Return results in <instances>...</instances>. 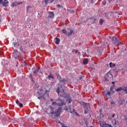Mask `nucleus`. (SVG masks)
Here are the masks:
<instances>
[{
	"mask_svg": "<svg viewBox=\"0 0 127 127\" xmlns=\"http://www.w3.org/2000/svg\"><path fill=\"white\" fill-rule=\"evenodd\" d=\"M89 2L91 4H94V0H89Z\"/></svg>",
	"mask_w": 127,
	"mask_h": 127,
	"instance_id": "34",
	"label": "nucleus"
},
{
	"mask_svg": "<svg viewBox=\"0 0 127 127\" xmlns=\"http://www.w3.org/2000/svg\"><path fill=\"white\" fill-rule=\"evenodd\" d=\"M22 4V2H17L18 5H19V4Z\"/></svg>",
	"mask_w": 127,
	"mask_h": 127,
	"instance_id": "45",
	"label": "nucleus"
},
{
	"mask_svg": "<svg viewBox=\"0 0 127 127\" xmlns=\"http://www.w3.org/2000/svg\"><path fill=\"white\" fill-rule=\"evenodd\" d=\"M56 76L57 79H61V76L60 75V74H58V73H56Z\"/></svg>",
	"mask_w": 127,
	"mask_h": 127,
	"instance_id": "31",
	"label": "nucleus"
},
{
	"mask_svg": "<svg viewBox=\"0 0 127 127\" xmlns=\"http://www.w3.org/2000/svg\"><path fill=\"white\" fill-rule=\"evenodd\" d=\"M49 108L51 110L52 112L49 115H51L52 118H59L61 111L63 109L62 107H59L58 109H56L55 111L54 110L55 108L52 107L51 106H49Z\"/></svg>",
	"mask_w": 127,
	"mask_h": 127,
	"instance_id": "1",
	"label": "nucleus"
},
{
	"mask_svg": "<svg viewBox=\"0 0 127 127\" xmlns=\"http://www.w3.org/2000/svg\"><path fill=\"white\" fill-rule=\"evenodd\" d=\"M30 8H32V6H31V5H29L26 7V10L27 11H28V10H29V9H30Z\"/></svg>",
	"mask_w": 127,
	"mask_h": 127,
	"instance_id": "28",
	"label": "nucleus"
},
{
	"mask_svg": "<svg viewBox=\"0 0 127 127\" xmlns=\"http://www.w3.org/2000/svg\"><path fill=\"white\" fill-rule=\"evenodd\" d=\"M2 53H3V52H2L1 50H0V55H1V54H2Z\"/></svg>",
	"mask_w": 127,
	"mask_h": 127,
	"instance_id": "47",
	"label": "nucleus"
},
{
	"mask_svg": "<svg viewBox=\"0 0 127 127\" xmlns=\"http://www.w3.org/2000/svg\"><path fill=\"white\" fill-rule=\"evenodd\" d=\"M51 102H53L54 100L53 99H50Z\"/></svg>",
	"mask_w": 127,
	"mask_h": 127,
	"instance_id": "53",
	"label": "nucleus"
},
{
	"mask_svg": "<svg viewBox=\"0 0 127 127\" xmlns=\"http://www.w3.org/2000/svg\"><path fill=\"white\" fill-rule=\"evenodd\" d=\"M67 11H68V12H70V13H75V10H74L67 9Z\"/></svg>",
	"mask_w": 127,
	"mask_h": 127,
	"instance_id": "26",
	"label": "nucleus"
},
{
	"mask_svg": "<svg viewBox=\"0 0 127 127\" xmlns=\"http://www.w3.org/2000/svg\"><path fill=\"white\" fill-rule=\"evenodd\" d=\"M103 93H104V96H106V97L108 98V99H111V95H112L111 92L104 91Z\"/></svg>",
	"mask_w": 127,
	"mask_h": 127,
	"instance_id": "6",
	"label": "nucleus"
},
{
	"mask_svg": "<svg viewBox=\"0 0 127 127\" xmlns=\"http://www.w3.org/2000/svg\"><path fill=\"white\" fill-rule=\"evenodd\" d=\"M120 101H121V103H123V104L124 103H125V102H126V100L125 99L120 100Z\"/></svg>",
	"mask_w": 127,
	"mask_h": 127,
	"instance_id": "40",
	"label": "nucleus"
},
{
	"mask_svg": "<svg viewBox=\"0 0 127 127\" xmlns=\"http://www.w3.org/2000/svg\"><path fill=\"white\" fill-rule=\"evenodd\" d=\"M111 39L112 40V42H113L114 44H115L116 46L121 44V41L118 39V38L113 36L112 38H111Z\"/></svg>",
	"mask_w": 127,
	"mask_h": 127,
	"instance_id": "2",
	"label": "nucleus"
},
{
	"mask_svg": "<svg viewBox=\"0 0 127 127\" xmlns=\"http://www.w3.org/2000/svg\"><path fill=\"white\" fill-rule=\"evenodd\" d=\"M20 51H22V52H23V53H24V54H25V52L23 51V49L22 48V46H20Z\"/></svg>",
	"mask_w": 127,
	"mask_h": 127,
	"instance_id": "30",
	"label": "nucleus"
},
{
	"mask_svg": "<svg viewBox=\"0 0 127 127\" xmlns=\"http://www.w3.org/2000/svg\"><path fill=\"white\" fill-rule=\"evenodd\" d=\"M2 5L3 6H4V7H6L7 6V4H6V1H3V2L2 3Z\"/></svg>",
	"mask_w": 127,
	"mask_h": 127,
	"instance_id": "23",
	"label": "nucleus"
},
{
	"mask_svg": "<svg viewBox=\"0 0 127 127\" xmlns=\"http://www.w3.org/2000/svg\"><path fill=\"white\" fill-rule=\"evenodd\" d=\"M13 44L14 45V47H18V46H19V43H18V42H15Z\"/></svg>",
	"mask_w": 127,
	"mask_h": 127,
	"instance_id": "18",
	"label": "nucleus"
},
{
	"mask_svg": "<svg viewBox=\"0 0 127 127\" xmlns=\"http://www.w3.org/2000/svg\"><path fill=\"white\" fill-rule=\"evenodd\" d=\"M41 98H43V97H41V96L38 97V99H39V100H40V99H41Z\"/></svg>",
	"mask_w": 127,
	"mask_h": 127,
	"instance_id": "49",
	"label": "nucleus"
},
{
	"mask_svg": "<svg viewBox=\"0 0 127 127\" xmlns=\"http://www.w3.org/2000/svg\"><path fill=\"white\" fill-rule=\"evenodd\" d=\"M109 2H112V0H108Z\"/></svg>",
	"mask_w": 127,
	"mask_h": 127,
	"instance_id": "59",
	"label": "nucleus"
},
{
	"mask_svg": "<svg viewBox=\"0 0 127 127\" xmlns=\"http://www.w3.org/2000/svg\"><path fill=\"white\" fill-rule=\"evenodd\" d=\"M75 114H76L77 116H79V114H78L77 113H75Z\"/></svg>",
	"mask_w": 127,
	"mask_h": 127,
	"instance_id": "63",
	"label": "nucleus"
},
{
	"mask_svg": "<svg viewBox=\"0 0 127 127\" xmlns=\"http://www.w3.org/2000/svg\"><path fill=\"white\" fill-rule=\"evenodd\" d=\"M115 125H117V121L116 120H115Z\"/></svg>",
	"mask_w": 127,
	"mask_h": 127,
	"instance_id": "58",
	"label": "nucleus"
},
{
	"mask_svg": "<svg viewBox=\"0 0 127 127\" xmlns=\"http://www.w3.org/2000/svg\"><path fill=\"white\" fill-rule=\"evenodd\" d=\"M96 20H97L96 18H94V19L93 20V21L91 22L92 24H94V23H96Z\"/></svg>",
	"mask_w": 127,
	"mask_h": 127,
	"instance_id": "33",
	"label": "nucleus"
},
{
	"mask_svg": "<svg viewBox=\"0 0 127 127\" xmlns=\"http://www.w3.org/2000/svg\"><path fill=\"white\" fill-rule=\"evenodd\" d=\"M111 105H114V106H116V103H115L114 101H111Z\"/></svg>",
	"mask_w": 127,
	"mask_h": 127,
	"instance_id": "38",
	"label": "nucleus"
},
{
	"mask_svg": "<svg viewBox=\"0 0 127 127\" xmlns=\"http://www.w3.org/2000/svg\"><path fill=\"white\" fill-rule=\"evenodd\" d=\"M8 3H9L8 1H6V3L7 5V4H8Z\"/></svg>",
	"mask_w": 127,
	"mask_h": 127,
	"instance_id": "60",
	"label": "nucleus"
},
{
	"mask_svg": "<svg viewBox=\"0 0 127 127\" xmlns=\"http://www.w3.org/2000/svg\"><path fill=\"white\" fill-rule=\"evenodd\" d=\"M59 80L61 83H63V84H65V82L67 81V79H66V78H62L61 77V78H59Z\"/></svg>",
	"mask_w": 127,
	"mask_h": 127,
	"instance_id": "11",
	"label": "nucleus"
},
{
	"mask_svg": "<svg viewBox=\"0 0 127 127\" xmlns=\"http://www.w3.org/2000/svg\"><path fill=\"white\" fill-rule=\"evenodd\" d=\"M105 81H109V79L107 77H105Z\"/></svg>",
	"mask_w": 127,
	"mask_h": 127,
	"instance_id": "48",
	"label": "nucleus"
},
{
	"mask_svg": "<svg viewBox=\"0 0 127 127\" xmlns=\"http://www.w3.org/2000/svg\"><path fill=\"white\" fill-rule=\"evenodd\" d=\"M62 88V85L61 86H58L57 88H56V92L58 94L59 96L60 94V89Z\"/></svg>",
	"mask_w": 127,
	"mask_h": 127,
	"instance_id": "7",
	"label": "nucleus"
},
{
	"mask_svg": "<svg viewBox=\"0 0 127 127\" xmlns=\"http://www.w3.org/2000/svg\"><path fill=\"white\" fill-rule=\"evenodd\" d=\"M68 109H67V108L65 109V111H66V112H68Z\"/></svg>",
	"mask_w": 127,
	"mask_h": 127,
	"instance_id": "56",
	"label": "nucleus"
},
{
	"mask_svg": "<svg viewBox=\"0 0 127 127\" xmlns=\"http://www.w3.org/2000/svg\"><path fill=\"white\" fill-rule=\"evenodd\" d=\"M84 77V75H81L79 77V80H82V79H83V78Z\"/></svg>",
	"mask_w": 127,
	"mask_h": 127,
	"instance_id": "42",
	"label": "nucleus"
},
{
	"mask_svg": "<svg viewBox=\"0 0 127 127\" xmlns=\"http://www.w3.org/2000/svg\"><path fill=\"white\" fill-rule=\"evenodd\" d=\"M3 1L2 0H0V4H2Z\"/></svg>",
	"mask_w": 127,
	"mask_h": 127,
	"instance_id": "46",
	"label": "nucleus"
},
{
	"mask_svg": "<svg viewBox=\"0 0 127 127\" xmlns=\"http://www.w3.org/2000/svg\"><path fill=\"white\" fill-rule=\"evenodd\" d=\"M113 70L116 73V74H118V73L121 71V69H120V67L119 66H116Z\"/></svg>",
	"mask_w": 127,
	"mask_h": 127,
	"instance_id": "8",
	"label": "nucleus"
},
{
	"mask_svg": "<svg viewBox=\"0 0 127 127\" xmlns=\"http://www.w3.org/2000/svg\"><path fill=\"white\" fill-rule=\"evenodd\" d=\"M56 101H60V102H61V103H59L58 104L59 107H62L64 106H66V103L64 102V100L62 98H58Z\"/></svg>",
	"mask_w": 127,
	"mask_h": 127,
	"instance_id": "4",
	"label": "nucleus"
},
{
	"mask_svg": "<svg viewBox=\"0 0 127 127\" xmlns=\"http://www.w3.org/2000/svg\"><path fill=\"white\" fill-rule=\"evenodd\" d=\"M115 116H116V114H113L112 115V118H115Z\"/></svg>",
	"mask_w": 127,
	"mask_h": 127,
	"instance_id": "54",
	"label": "nucleus"
},
{
	"mask_svg": "<svg viewBox=\"0 0 127 127\" xmlns=\"http://www.w3.org/2000/svg\"><path fill=\"white\" fill-rule=\"evenodd\" d=\"M86 126H84V127H88V124H87V123L85 122Z\"/></svg>",
	"mask_w": 127,
	"mask_h": 127,
	"instance_id": "52",
	"label": "nucleus"
},
{
	"mask_svg": "<svg viewBox=\"0 0 127 127\" xmlns=\"http://www.w3.org/2000/svg\"><path fill=\"white\" fill-rule=\"evenodd\" d=\"M29 78H30L31 79H32V80L33 79V77H32V74H30V77H29Z\"/></svg>",
	"mask_w": 127,
	"mask_h": 127,
	"instance_id": "43",
	"label": "nucleus"
},
{
	"mask_svg": "<svg viewBox=\"0 0 127 127\" xmlns=\"http://www.w3.org/2000/svg\"><path fill=\"white\" fill-rule=\"evenodd\" d=\"M48 78L49 80H50V79H51V78H52V79H54V75H52L51 74H50L48 75Z\"/></svg>",
	"mask_w": 127,
	"mask_h": 127,
	"instance_id": "19",
	"label": "nucleus"
},
{
	"mask_svg": "<svg viewBox=\"0 0 127 127\" xmlns=\"http://www.w3.org/2000/svg\"><path fill=\"white\" fill-rule=\"evenodd\" d=\"M71 101H72L71 97H68L66 99V101L67 102V103H68V104H70V103H71Z\"/></svg>",
	"mask_w": 127,
	"mask_h": 127,
	"instance_id": "25",
	"label": "nucleus"
},
{
	"mask_svg": "<svg viewBox=\"0 0 127 127\" xmlns=\"http://www.w3.org/2000/svg\"><path fill=\"white\" fill-rule=\"evenodd\" d=\"M67 112L68 113H70L71 114H72V110H71V108L69 107Z\"/></svg>",
	"mask_w": 127,
	"mask_h": 127,
	"instance_id": "35",
	"label": "nucleus"
},
{
	"mask_svg": "<svg viewBox=\"0 0 127 127\" xmlns=\"http://www.w3.org/2000/svg\"><path fill=\"white\" fill-rule=\"evenodd\" d=\"M94 18H94V17H91V18L87 19V21H88V20H89V19H92L93 20H94Z\"/></svg>",
	"mask_w": 127,
	"mask_h": 127,
	"instance_id": "39",
	"label": "nucleus"
},
{
	"mask_svg": "<svg viewBox=\"0 0 127 127\" xmlns=\"http://www.w3.org/2000/svg\"><path fill=\"white\" fill-rule=\"evenodd\" d=\"M69 29L70 30V32L68 33L64 29H63L62 33H64V34H66V35H67V36L70 37L73 34V33H74V31H73V30L71 29Z\"/></svg>",
	"mask_w": 127,
	"mask_h": 127,
	"instance_id": "3",
	"label": "nucleus"
},
{
	"mask_svg": "<svg viewBox=\"0 0 127 127\" xmlns=\"http://www.w3.org/2000/svg\"><path fill=\"white\" fill-rule=\"evenodd\" d=\"M88 62H89V60H88V59H84L83 61V64L86 65L88 64Z\"/></svg>",
	"mask_w": 127,
	"mask_h": 127,
	"instance_id": "13",
	"label": "nucleus"
},
{
	"mask_svg": "<svg viewBox=\"0 0 127 127\" xmlns=\"http://www.w3.org/2000/svg\"><path fill=\"white\" fill-rule=\"evenodd\" d=\"M113 87H110V93H111V95H114V93H115V91L113 90Z\"/></svg>",
	"mask_w": 127,
	"mask_h": 127,
	"instance_id": "21",
	"label": "nucleus"
},
{
	"mask_svg": "<svg viewBox=\"0 0 127 127\" xmlns=\"http://www.w3.org/2000/svg\"><path fill=\"white\" fill-rule=\"evenodd\" d=\"M103 127H112L111 125L109 124H103L102 125Z\"/></svg>",
	"mask_w": 127,
	"mask_h": 127,
	"instance_id": "17",
	"label": "nucleus"
},
{
	"mask_svg": "<svg viewBox=\"0 0 127 127\" xmlns=\"http://www.w3.org/2000/svg\"><path fill=\"white\" fill-rule=\"evenodd\" d=\"M58 104L56 102H54L52 103V106H57Z\"/></svg>",
	"mask_w": 127,
	"mask_h": 127,
	"instance_id": "32",
	"label": "nucleus"
},
{
	"mask_svg": "<svg viewBox=\"0 0 127 127\" xmlns=\"http://www.w3.org/2000/svg\"><path fill=\"white\" fill-rule=\"evenodd\" d=\"M116 82H115V81H112V84H113L114 86H115V83Z\"/></svg>",
	"mask_w": 127,
	"mask_h": 127,
	"instance_id": "50",
	"label": "nucleus"
},
{
	"mask_svg": "<svg viewBox=\"0 0 127 127\" xmlns=\"http://www.w3.org/2000/svg\"><path fill=\"white\" fill-rule=\"evenodd\" d=\"M123 103L121 102V103H120V106H122V105H123Z\"/></svg>",
	"mask_w": 127,
	"mask_h": 127,
	"instance_id": "61",
	"label": "nucleus"
},
{
	"mask_svg": "<svg viewBox=\"0 0 127 127\" xmlns=\"http://www.w3.org/2000/svg\"><path fill=\"white\" fill-rule=\"evenodd\" d=\"M107 76L108 77L111 78V79H113V78H114L113 75H112V74H111L110 73H107Z\"/></svg>",
	"mask_w": 127,
	"mask_h": 127,
	"instance_id": "20",
	"label": "nucleus"
},
{
	"mask_svg": "<svg viewBox=\"0 0 127 127\" xmlns=\"http://www.w3.org/2000/svg\"><path fill=\"white\" fill-rule=\"evenodd\" d=\"M53 16H54V12L49 11V12L48 17L49 18H53Z\"/></svg>",
	"mask_w": 127,
	"mask_h": 127,
	"instance_id": "10",
	"label": "nucleus"
},
{
	"mask_svg": "<svg viewBox=\"0 0 127 127\" xmlns=\"http://www.w3.org/2000/svg\"><path fill=\"white\" fill-rule=\"evenodd\" d=\"M100 117H104V115H103V114H100Z\"/></svg>",
	"mask_w": 127,
	"mask_h": 127,
	"instance_id": "55",
	"label": "nucleus"
},
{
	"mask_svg": "<svg viewBox=\"0 0 127 127\" xmlns=\"http://www.w3.org/2000/svg\"><path fill=\"white\" fill-rule=\"evenodd\" d=\"M16 103L20 107V108H23V104L22 103H20L19 102V101H18V99L16 100Z\"/></svg>",
	"mask_w": 127,
	"mask_h": 127,
	"instance_id": "9",
	"label": "nucleus"
},
{
	"mask_svg": "<svg viewBox=\"0 0 127 127\" xmlns=\"http://www.w3.org/2000/svg\"><path fill=\"white\" fill-rule=\"evenodd\" d=\"M122 90H123V91H124V92H126V94H127V87H124L123 88V89Z\"/></svg>",
	"mask_w": 127,
	"mask_h": 127,
	"instance_id": "29",
	"label": "nucleus"
},
{
	"mask_svg": "<svg viewBox=\"0 0 127 127\" xmlns=\"http://www.w3.org/2000/svg\"><path fill=\"white\" fill-rule=\"evenodd\" d=\"M39 70H40V68L37 67V68L35 69V70L33 72L34 74H37L38 72H39Z\"/></svg>",
	"mask_w": 127,
	"mask_h": 127,
	"instance_id": "16",
	"label": "nucleus"
},
{
	"mask_svg": "<svg viewBox=\"0 0 127 127\" xmlns=\"http://www.w3.org/2000/svg\"><path fill=\"white\" fill-rule=\"evenodd\" d=\"M1 21V18H0V22Z\"/></svg>",
	"mask_w": 127,
	"mask_h": 127,
	"instance_id": "64",
	"label": "nucleus"
},
{
	"mask_svg": "<svg viewBox=\"0 0 127 127\" xmlns=\"http://www.w3.org/2000/svg\"><path fill=\"white\" fill-rule=\"evenodd\" d=\"M109 65H110V68H112V67L113 66V63H112V62L110 63Z\"/></svg>",
	"mask_w": 127,
	"mask_h": 127,
	"instance_id": "41",
	"label": "nucleus"
},
{
	"mask_svg": "<svg viewBox=\"0 0 127 127\" xmlns=\"http://www.w3.org/2000/svg\"><path fill=\"white\" fill-rule=\"evenodd\" d=\"M63 92L64 94H65V91H64V89H63Z\"/></svg>",
	"mask_w": 127,
	"mask_h": 127,
	"instance_id": "62",
	"label": "nucleus"
},
{
	"mask_svg": "<svg viewBox=\"0 0 127 127\" xmlns=\"http://www.w3.org/2000/svg\"><path fill=\"white\" fill-rule=\"evenodd\" d=\"M17 5H18L17 2H13L10 5L12 7H13V6H17Z\"/></svg>",
	"mask_w": 127,
	"mask_h": 127,
	"instance_id": "14",
	"label": "nucleus"
},
{
	"mask_svg": "<svg viewBox=\"0 0 127 127\" xmlns=\"http://www.w3.org/2000/svg\"><path fill=\"white\" fill-rule=\"evenodd\" d=\"M106 3H107V2L106 1V0H104L102 1L103 5H106Z\"/></svg>",
	"mask_w": 127,
	"mask_h": 127,
	"instance_id": "37",
	"label": "nucleus"
},
{
	"mask_svg": "<svg viewBox=\"0 0 127 127\" xmlns=\"http://www.w3.org/2000/svg\"><path fill=\"white\" fill-rule=\"evenodd\" d=\"M91 110V107L90 105H86L84 107V114H89V112Z\"/></svg>",
	"mask_w": 127,
	"mask_h": 127,
	"instance_id": "5",
	"label": "nucleus"
},
{
	"mask_svg": "<svg viewBox=\"0 0 127 127\" xmlns=\"http://www.w3.org/2000/svg\"><path fill=\"white\" fill-rule=\"evenodd\" d=\"M123 90V87H120L115 90L116 92H121Z\"/></svg>",
	"mask_w": 127,
	"mask_h": 127,
	"instance_id": "22",
	"label": "nucleus"
},
{
	"mask_svg": "<svg viewBox=\"0 0 127 127\" xmlns=\"http://www.w3.org/2000/svg\"><path fill=\"white\" fill-rule=\"evenodd\" d=\"M13 58H14V59H16V60H19L17 54H13Z\"/></svg>",
	"mask_w": 127,
	"mask_h": 127,
	"instance_id": "15",
	"label": "nucleus"
},
{
	"mask_svg": "<svg viewBox=\"0 0 127 127\" xmlns=\"http://www.w3.org/2000/svg\"><path fill=\"white\" fill-rule=\"evenodd\" d=\"M18 53V51L17 50H14L13 54H17Z\"/></svg>",
	"mask_w": 127,
	"mask_h": 127,
	"instance_id": "36",
	"label": "nucleus"
},
{
	"mask_svg": "<svg viewBox=\"0 0 127 127\" xmlns=\"http://www.w3.org/2000/svg\"><path fill=\"white\" fill-rule=\"evenodd\" d=\"M99 23H100V25H102V24H103V23H104V19H100Z\"/></svg>",
	"mask_w": 127,
	"mask_h": 127,
	"instance_id": "27",
	"label": "nucleus"
},
{
	"mask_svg": "<svg viewBox=\"0 0 127 127\" xmlns=\"http://www.w3.org/2000/svg\"><path fill=\"white\" fill-rule=\"evenodd\" d=\"M55 39H56V41H55L56 44L58 45V44H59V43H60V39H59L57 37H56L55 38Z\"/></svg>",
	"mask_w": 127,
	"mask_h": 127,
	"instance_id": "12",
	"label": "nucleus"
},
{
	"mask_svg": "<svg viewBox=\"0 0 127 127\" xmlns=\"http://www.w3.org/2000/svg\"><path fill=\"white\" fill-rule=\"evenodd\" d=\"M112 67H116V64H112Z\"/></svg>",
	"mask_w": 127,
	"mask_h": 127,
	"instance_id": "51",
	"label": "nucleus"
},
{
	"mask_svg": "<svg viewBox=\"0 0 127 127\" xmlns=\"http://www.w3.org/2000/svg\"><path fill=\"white\" fill-rule=\"evenodd\" d=\"M75 54L78 53V50H76L75 52Z\"/></svg>",
	"mask_w": 127,
	"mask_h": 127,
	"instance_id": "57",
	"label": "nucleus"
},
{
	"mask_svg": "<svg viewBox=\"0 0 127 127\" xmlns=\"http://www.w3.org/2000/svg\"><path fill=\"white\" fill-rule=\"evenodd\" d=\"M57 7H58V8H60V7H61V5L60 4H57Z\"/></svg>",
	"mask_w": 127,
	"mask_h": 127,
	"instance_id": "44",
	"label": "nucleus"
},
{
	"mask_svg": "<svg viewBox=\"0 0 127 127\" xmlns=\"http://www.w3.org/2000/svg\"><path fill=\"white\" fill-rule=\"evenodd\" d=\"M38 94H39V96H40V97H43V99H44V95H45V94H42L41 92H38Z\"/></svg>",
	"mask_w": 127,
	"mask_h": 127,
	"instance_id": "24",
	"label": "nucleus"
}]
</instances>
